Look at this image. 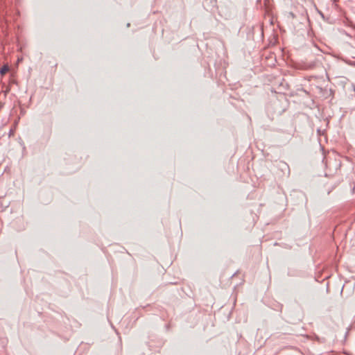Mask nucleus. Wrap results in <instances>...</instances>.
Masks as SVG:
<instances>
[{
  "label": "nucleus",
  "instance_id": "1",
  "mask_svg": "<svg viewBox=\"0 0 355 355\" xmlns=\"http://www.w3.org/2000/svg\"><path fill=\"white\" fill-rule=\"evenodd\" d=\"M9 71V67L8 66H3L0 71L1 75L6 74Z\"/></svg>",
  "mask_w": 355,
  "mask_h": 355
}]
</instances>
